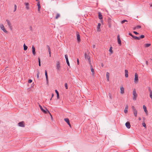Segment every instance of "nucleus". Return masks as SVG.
Listing matches in <instances>:
<instances>
[{
    "mask_svg": "<svg viewBox=\"0 0 152 152\" xmlns=\"http://www.w3.org/2000/svg\"><path fill=\"white\" fill-rule=\"evenodd\" d=\"M137 95L136 93V91L135 89H134L133 91V99L134 100H136L137 97Z\"/></svg>",
    "mask_w": 152,
    "mask_h": 152,
    "instance_id": "obj_1",
    "label": "nucleus"
},
{
    "mask_svg": "<svg viewBox=\"0 0 152 152\" xmlns=\"http://www.w3.org/2000/svg\"><path fill=\"white\" fill-rule=\"evenodd\" d=\"M39 106L40 108V109H41V110L42 111L43 113H50V115H51V117H52L49 111V110L47 109H46V110H45L42 107V106L40 104L39 105Z\"/></svg>",
    "mask_w": 152,
    "mask_h": 152,
    "instance_id": "obj_2",
    "label": "nucleus"
},
{
    "mask_svg": "<svg viewBox=\"0 0 152 152\" xmlns=\"http://www.w3.org/2000/svg\"><path fill=\"white\" fill-rule=\"evenodd\" d=\"M107 24L108 25L109 27L111 28V23L112 22V20L110 18H108V19H107Z\"/></svg>",
    "mask_w": 152,
    "mask_h": 152,
    "instance_id": "obj_3",
    "label": "nucleus"
},
{
    "mask_svg": "<svg viewBox=\"0 0 152 152\" xmlns=\"http://www.w3.org/2000/svg\"><path fill=\"white\" fill-rule=\"evenodd\" d=\"M84 56L86 59H88L89 63L90 64L91 62V59L90 56L88 55L86 53H85L84 54Z\"/></svg>",
    "mask_w": 152,
    "mask_h": 152,
    "instance_id": "obj_4",
    "label": "nucleus"
},
{
    "mask_svg": "<svg viewBox=\"0 0 152 152\" xmlns=\"http://www.w3.org/2000/svg\"><path fill=\"white\" fill-rule=\"evenodd\" d=\"M132 108L133 109L134 115L135 117H137V111L136 109L135 108V107L134 106H132Z\"/></svg>",
    "mask_w": 152,
    "mask_h": 152,
    "instance_id": "obj_5",
    "label": "nucleus"
},
{
    "mask_svg": "<svg viewBox=\"0 0 152 152\" xmlns=\"http://www.w3.org/2000/svg\"><path fill=\"white\" fill-rule=\"evenodd\" d=\"M18 126H19L24 127H25L24 122L22 121L19 122L18 124Z\"/></svg>",
    "mask_w": 152,
    "mask_h": 152,
    "instance_id": "obj_6",
    "label": "nucleus"
},
{
    "mask_svg": "<svg viewBox=\"0 0 152 152\" xmlns=\"http://www.w3.org/2000/svg\"><path fill=\"white\" fill-rule=\"evenodd\" d=\"M77 38V42L79 43L80 41V34L78 32H76Z\"/></svg>",
    "mask_w": 152,
    "mask_h": 152,
    "instance_id": "obj_7",
    "label": "nucleus"
},
{
    "mask_svg": "<svg viewBox=\"0 0 152 152\" xmlns=\"http://www.w3.org/2000/svg\"><path fill=\"white\" fill-rule=\"evenodd\" d=\"M138 81V76L137 74L136 73L134 75V82L135 83L137 82Z\"/></svg>",
    "mask_w": 152,
    "mask_h": 152,
    "instance_id": "obj_8",
    "label": "nucleus"
},
{
    "mask_svg": "<svg viewBox=\"0 0 152 152\" xmlns=\"http://www.w3.org/2000/svg\"><path fill=\"white\" fill-rule=\"evenodd\" d=\"M0 27L1 29L5 33H7V31L6 30L3 24H1L0 25Z\"/></svg>",
    "mask_w": 152,
    "mask_h": 152,
    "instance_id": "obj_9",
    "label": "nucleus"
},
{
    "mask_svg": "<svg viewBox=\"0 0 152 152\" xmlns=\"http://www.w3.org/2000/svg\"><path fill=\"white\" fill-rule=\"evenodd\" d=\"M8 25V26L12 30V26L11 25V23H10V21L8 20H6Z\"/></svg>",
    "mask_w": 152,
    "mask_h": 152,
    "instance_id": "obj_10",
    "label": "nucleus"
},
{
    "mask_svg": "<svg viewBox=\"0 0 152 152\" xmlns=\"http://www.w3.org/2000/svg\"><path fill=\"white\" fill-rule=\"evenodd\" d=\"M117 41L118 44L120 45H121V42L120 38V35H118L117 36Z\"/></svg>",
    "mask_w": 152,
    "mask_h": 152,
    "instance_id": "obj_11",
    "label": "nucleus"
},
{
    "mask_svg": "<svg viewBox=\"0 0 152 152\" xmlns=\"http://www.w3.org/2000/svg\"><path fill=\"white\" fill-rule=\"evenodd\" d=\"M36 1H38V2L37 3L38 10L39 12L41 8V5L39 3V0H36Z\"/></svg>",
    "mask_w": 152,
    "mask_h": 152,
    "instance_id": "obj_12",
    "label": "nucleus"
},
{
    "mask_svg": "<svg viewBox=\"0 0 152 152\" xmlns=\"http://www.w3.org/2000/svg\"><path fill=\"white\" fill-rule=\"evenodd\" d=\"M65 58L66 59V62L67 64V65L69 66H70V64L69 63V62L68 60V56L67 54H66L65 55Z\"/></svg>",
    "mask_w": 152,
    "mask_h": 152,
    "instance_id": "obj_13",
    "label": "nucleus"
},
{
    "mask_svg": "<svg viewBox=\"0 0 152 152\" xmlns=\"http://www.w3.org/2000/svg\"><path fill=\"white\" fill-rule=\"evenodd\" d=\"M120 93L122 94L124 93V89L122 86H120Z\"/></svg>",
    "mask_w": 152,
    "mask_h": 152,
    "instance_id": "obj_14",
    "label": "nucleus"
},
{
    "mask_svg": "<svg viewBox=\"0 0 152 152\" xmlns=\"http://www.w3.org/2000/svg\"><path fill=\"white\" fill-rule=\"evenodd\" d=\"M125 125L128 129H129L131 127L130 123L129 122H127L126 123Z\"/></svg>",
    "mask_w": 152,
    "mask_h": 152,
    "instance_id": "obj_15",
    "label": "nucleus"
},
{
    "mask_svg": "<svg viewBox=\"0 0 152 152\" xmlns=\"http://www.w3.org/2000/svg\"><path fill=\"white\" fill-rule=\"evenodd\" d=\"M101 24L100 23H98L97 26V31L99 32L101 31L100 29Z\"/></svg>",
    "mask_w": 152,
    "mask_h": 152,
    "instance_id": "obj_16",
    "label": "nucleus"
},
{
    "mask_svg": "<svg viewBox=\"0 0 152 152\" xmlns=\"http://www.w3.org/2000/svg\"><path fill=\"white\" fill-rule=\"evenodd\" d=\"M143 108L145 112V113L146 115H148V113L147 110L146 109V107L145 105H144L143 106Z\"/></svg>",
    "mask_w": 152,
    "mask_h": 152,
    "instance_id": "obj_17",
    "label": "nucleus"
},
{
    "mask_svg": "<svg viewBox=\"0 0 152 152\" xmlns=\"http://www.w3.org/2000/svg\"><path fill=\"white\" fill-rule=\"evenodd\" d=\"M32 53L34 55H35L36 54L35 49L34 46L33 45L32 47Z\"/></svg>",
    "mask_w": 152,
    "mask_h": 152,
    "instance_id": "obj_18",
    "label": "nucleus"
},
{
    "mask_svg": "<svg viewBox=\"0 0 152 152\" xmlns=\"http://www.w3.org/2000/svg\"><path fill=\"white\" fill-rule=\"evenodd\" d=\"M25 4L26 6V8L27 10H28L29 8V4L28 3H24Z\"/></svg>",
    "mask_w": 152,
    "mask_h": 152,
    "instance_id": "obj_19",
    "label": "nucleus"
},
{
    "mask_svg": "<svg viewBox=\"0 0 152 152\" xmlns=\"http://www.w3.org/2000/svg\"><path fill=\"white\" fill-rule=\"evenodd\" d=\"M98 18L100 19H102V15L101 13L100 12H99L98 13Z\"/></svg>",
    "mask_w": 152,
    "mask_h": 152,
    "instance_id": "obj_20",
    "label": "nucleus"
},
{
    "mask_svg": "<svg viewBox=\"0 0 152 152\" xmlns=\"http://www.w3.org/2000/svg\"><path fill=\"white\" fill-rule=\"evenodd\" d=\"M106 77L107 81H109L110 74L108 72L106 73Z\"/></svg>",
    "mask_w": 152,
    "mask_h": 152,
    "instance_id": "obj_21",
    "label": "nucleus"
},
{
    "mask_svg": "<svg viewBox=\"0 0 152 152\" xmlns=\"http://www.w3.org/2000/svg\"><path fill=\"white\" fill-rule=\"evenodd\" d=\"M47 47L48 49L49 54L50 55V56H51V51H50V46L48 45H47Z\"/></svg>",
    "mask_w": 152,
    "mask_h": 152,
    "instance_id": "obj_22",
    "label": "nucleus"
},
{
    "mask_svg": "<svg viewBox=\"0 0 152 152\" xmlns=\"http://www.w3.org/2000/svg\"><path fill=\"white\" fill-rule=\"evenodd\" d=\"M125 76L126 77H128V71L127 70L125 69Z\"/></svg>",
    "mask_w": 152,
    "mask_h": 152,
    "instance_id": "obj_23",
    "label": "nucleus"
},
{
    "mask_svg": "<svg viewBox=\"0 0 152 152\" xmlns=\"http://www.w3.org/2000/svg\"><path fill=\"white\" fill-rule=\"evenodd\" d=\"M91 67V72H92V75L93 76H94V69L92 68V67Z\"/></svg>",
    "mask_w": 152,
    "mask_h": 152,
    "instance_id": "obj_24",
    "label": "nucleus"
},
{
    "mask_svg": "<svg viewBox=\"0 0 152 152\" xmlns=\"http://www.w3.org/2000/svg\"><path fill=\"white\" fill-rule=\"evenodd\" d=\"M128 106L127 105H126L125 107V109L124 111V112L125 113H127V112L128 111Z\"/></svg>",
    "mask_w": 152,
    "mask_h": 152,
    "instance_id": "obj_25",
    "label": "nucleus"
},
{
    "mask_svg": "<svg viewBox=\"0 0 152 152\" xmlns=\"http://www.w3.org/2000/svg\"><path fill=\"white\" fill-rule=\"evenodd\" d=\"M151 45V44L149 43H146L144 45V46L145 48H148Z\"/></svg>",
    "mask_w": 152,
    "mask_h": 152,
    "instance_id": "obj_26",
    "label": "nucleus"
},
{
    "mask_svg": "<svg viewBox=\"0 0 152 152\" xmlns=\"http://www.w3.org/2000/svg\"><path fill=\"white\" fill-rule=\"evenodd\" d=\"M64 121L67 123V124H69L70 122H69V119L68 118H65L64 119Z\"/></svg>",
    "mask_w": 152,
    "mask_h": 152,
    "instance_id": "obj_27",
    "label": "nucleus"
},
{
    "mask_svg": "<svg viewBox=\"0 0 152 152\" xmlns=\"http://www.w3.org/2000/svg\"><path fill=\"white\" fill-rule=\"evenodd\" d=\"M55 91L56 94L57 96V99H58L59 98V94L58 91L56 90H55Z\"/></svg>",
    "mask_w": 152,
    "mask_h": 152,
    "instance_id": "obj_28",
    "label": "nucleus"
},
{
    "mask_svg": "<svg viewBox=\"0 0 152 152\" xmlns=\"http://www.w3.org/2000/svg\"><path fill=\"white\" fill-rule=\"evenodd\" d=\"M23 48L24 50H26L28 48V47L25 45V44L23 45Z\"/></svg>",
    "mask_w": 152,
    "mask_h": 152,
    "instance_id": "obj_29",
    "label": "nucleus"
},
{
    "mask_svg": "<svg viewBox=\"0 0 152 152\" xmlns=\"http://www.w3.org/2000/svg\"><path fill=\"white\" fill-rule=\"evenodd\" d=\"M60 14L59 13H57L56 15V17L55 18L56 19H57L58 18L60 17Z\"/></svg>",
    "mask_w": 152,
    "mask_h": 152,
    "instance_id": "obj_30",
    "label": "nucleus"
},
{
    "mask_svg": "<svg viewBox=\"0 0 152 152\" xmlns=\"http://www.w3.org/2000/svg\"><path fill=\"white\" fill-rule=\"evenodd\" d=\"M132 38H134V39H137L138 40H140V38H139V37H137V36H134H134H133Z\"/></svg>",
    "mask_w": 152,
    "mask_h": 152,
    "instance_id": "obj_31",
    "label": "nucleus"
},
{
    "mask_svg": "<svg viewBox=\"0 0 152 152\" xmlns=\"http://www.w3.org/2000/svg\"><path fill=\"white\" fill-rule=\"evenodd\" d=\"M112 46H111L109 50V52L111 53H113V51L112 50Z\"/></svg>",
    "mask_w": 152,
    "mask_h": 152,
    "instance_id": "obj_32",
    "label": "nucleus"
},
{
    "mask_svg": "<svg viewBox=\"0 0 152 152\" xmlns=\"http://www.w3.org/2000/svg\"><path fill=\"white\" fill-rule=\"evenodd\" d=\"M37 78H39V72L38 70H37Z\"/></svg>",
    "mask_w": 152,
    "mask_h": 152,
    "instance_id": "obj_33",
    "label": "nucleus"
},
{
    "mask_svg": "<svg viewBox=\"0 0 152 152\" xmlns=\"http://www.w3.org/2000/svg\"><path fill=\"white\" fill-rule=\"evenodd\" d=\"M56 66H60V63L59 61H57L56 63Z\"/></svg>",
    "mask_w": 152,
    "mask_h": 152,
    "instance_id": "obj_34",
    "label": "nucleus"
},
{
    "mask_svg": "<svg viewBox=\"0 0 152 152\" xmlns=\"http://www.w3.org/2000/svg\"><path fill=\"white\" fill-rule=\"evenodd\" d=\"M145 37V36L143 35H141L140 37H139V38H140V39H143Z\"/></svg>",
    "mask_w": 152,
    "mask_h": 152,
    "instance_id": "obj_35",
    "label": "nucleus"
},
{
    "mask_svg": "<svg viewBox=\"0 0 152 152\" xmlns=\"http://www.w3.org/2000/svg\"><path fill=\"white\" fill-rule=\"evenodd\" d=\"M38 62H39V66H41V62H40V59L39 58H38Z\"/></svg>",
    "mask_w": 152,
    "mask_h": 152,
    "instance_id": "obj_36",
    "label": "nucleus"
},
{
    "mask_svg": "<svg viewBox=\"0 0 152 152\" xmlns=\"http://www.w3.org/2000/svg\"><path fill=\"white\" fill-rule=\"evenodd\" d=\"M141 28V26L140 25H137V26H136V28H137V29L140 28Z\"/></svg>",
    "mask_w": 152,
    "mask_h": 152,
    "instance_id": "obj_37",
    "label": "nucleus"
},
{
    "mask_svg": "<svg viewBox=\"0 0 152 152\" xmlns=\"http://www.w3.org/2000/svg\"><path fill=\"white\" fill-rule=\"evenodd\" d=\"M142 125L143 127H146V124H145V122H143L142 123Z\"/></svg>",
    "mask_w": 152,
    "mask_h": 152,
    "instance_id": "obj_38",
    "label": "nucleus"
},
{
    "mask_svg": "<svg viewBox=\"0 0 152 152\" xmlns=\"http://www.w3.org/2000/svg\"><path fill=\"white\" fill-rule=\"evenodd\" d=\"M126 22H127V21L126 20H123L122 21L121 23L122 24H123V23H124Z\"/></svg>",
    "mask_w": 152,
    "mask_h": 152,
    "instance_id": "obj_39",
    "label": "nucleus"
},
{
    "mask_svg": "<svg viewBox=\"0 0 152 152\" xmlns=\"http://www.w3.org/2000/svg\"><path fill=\"white\" fill-rule=\"evenodd\" d=\"M16 9H17V6L15 4L14 5V12H15L16 10Z\"/></svg>",
    "mask_w": 152,
    "mask_h": 152,
    "instance_id": "obj_40",
    "label": "nucleus"
},
{
    "mask_svg": "<svg viewBox=\"0 0 152 152\" xmlns=\"http://www.w3.org/2000/svg\"><path fill=\"white\" fill-rule=\"evenodd\" d=\"M148 91L149 92V93H150V92H151V93L152 92V91L150 88L149 87H148Z\"/></svg>",
    "mask_w": 152,
    "mask_h": 152,
    "instance_id": "obj_41",
    "label": "nucleus"
},
{
    "mask_svg": "<svg viewBox=\"0 0 152 152\" xmlns=\"http://www.w3.org/2000/svg\"><path fill=\"white\" fill-rule=\"evenodd\" d=\"M64 85H65V87L66 88V89H68L67 84L66 83Z\"/></svg>",
    "mask_w": 152,
    "mask_h": 152,
    "instance_id": "obj_42",
    "label": "nucleus"
},
{
    "mask_svg": "<svg viewBox=\"0 0 152 152\" xmlns=\"http://www.w3.org/2000/svg\"><path fill=\"white\" fill-rule=\"evenodd\" d=\"M149 95H150V97L152 99V93L150 92V93H149Z\"/></svg>",
    "mask_w": 152,
    "mask_h": 152,
    "instance_id": "obj_43",
    "label": "nucleus"
},
{
    "mask_svg": "<svg viewBox=\"0 0 152 152\" xmlns=\"http://www.w3.org/2000/svg\"><path fill=\"white\" fill-rule=\"evenodd\" d=\"M133 33L136 35H138L139 34V33L136 31H134Z\"/></svg>",
    "mask_w": 152,
    "mask_h": 152,
    "instance_id": "obj_44",
    "label": "nucleus"
},
{
    "mask_svg": "<svg viewBox=\"0 0 152 152\" xmlns=\"http://www.w3.org/2000/svg\"><path fill=\"white\" fill-rule=\"evenodd\" d=\"M32 80L31 79H29L28 80V83H31L32 82Z\"/></svg>",
    "mask_w": 152,
    "mask_h": 152,
    "instance_id": "obj_45",
    "label": "nucleus"
},
{
    "mask_svg": "<svg viewBox=\"0 0 152 152\" xmlns=\"http://www.w3.org/2000/svg\"><path fill=\"white\" fill-rule=\"evenodd\" d=\"M108 95H109V96L110 98V99H112V97H111V94L110 93Z\"/></svg>",
    "mask_w": 152,
    "mask_h": 152,
    "instance_id": "obj_46",
    "label": "nucleus"
},
{
    "mask_svg": "<svg viewBox=\"0 0 152 152\" xmlns=\"http://www.w3.org/2000/svg\"><path fill=\"white\" fill-rule=\"evenodd\" d=\"M45 77H46V79L47 80V83H48V75H45Z\"/></svg>",
    "mask_w": 152,
    "mask_h": 152,
    "instance_id": "obj_47",
    "label": "nucleus"
},
{
    "mask_svg": "<svg viewBox=\"0 0 152 152\" xmlns=\"http://www.w3.org/2000/svg\"><path fill=\"white\" fill-rule=\"evenodd\" d=\"M129 35L131 36L132 37H133V36H134L131 33H129Z\"/></svg>",
    "mask_w": 152,
    "mask_h": 152,
    "instance_id": "obj_48",
    "label": "nucleus"
},
{
    "mask_svg": "<svg viewBox=\"0 0 152 152\" xmlns=\"http://www.w3.org/2000/svg\"><path fill=\"white\" fill-rule=\"evenodd\" d=\"M77 64L79 65V59L78 58H77Z\"/></svg>",
    "mask_w": 152,
    "mask_h": 152,
    "instance_id": "obj_49",
    "label": "nucleus"
},
{
    "mask_svg": "<svg viewBox=\"0 0 152 152\" xmlns=\"http://www.w3.org/2000/svg\"><path fill=\"white\" fill-rule=\"evenodd\" d=\"M29 28L31 31H32V27L31 26H30Z\"/></svg>",
    "mask_w": 152,
    "mask_h": 152,
    "instance_id": "obj_50",
    "label": "nucleus"
},
{
    "mask_svg": "<svg viewBox=\"0 0 152 152\" xmlns=\"http://www.w3.org/2000/svg\"><path fill=\"white\" fill-rule=\"evenodd\" d=\"M60 69V67H57V70H59Z\"/></svg>",
    "mask_w": 152,
    "mask_h": 152,
    "instance_id": "obj_51",
    "label": "nucleus"
},
{
    "mask_svg": "<svg viewBox=\"0 0 152 152\" xmlns=\"http://www.w3.org/2000/svg\"><path fill=\"white\" fill-rule=\"evenodd\" d=\"M95 45H92V47L93 48H95Z\"/></svg>",
    "mask_w": 152,
    "mask_h": 152,
    "instance_id": "obj_52",
    "label": "nucleus"
},
{
    "mask_svg": "<svg viewBox=\"0 0 152 152\" xmlns=\"http://www.w3.org/2000/svg\"><path fill=\"white\" fill-rule=\"evenodd\" d=\"M48 75V74L47 73L46 70L45 72V75Z\"/></svg>",
    "mask_w": 152,
    "mask_h": 152,
    "instance_id": "obj_53",
    "label": "nucleus"
},
{
    "mask_svg": "<svg viewBox=\"0 0 152 152\" xmlns=\"http://www.w3.org/2000/svg\"><path fill=\"white\" fill-rule=\"evenodd\" d=\"M142 119L143 121H144L145 120V118L144 117H143Z\"/></svg>",
    "mask_w": 152,
    "mask_h": 152,
    "instance_id": "obj_54",
    "label": "nucleus"
},
{
    "mask_svg": "<svg viewBox=\"0 0 152 152\" xmlns=\"http://www.w3.org/2000/svg\"><path fill=\"white\" fill-rule=\"evenodd\" d=\"M137 29V28H136V26L134 27V28H133V30H136V29Z\"/></svg>",
    "mask_w": 152,
    "mask_h": 152,
    "instance_id": "obj_55",
    "label": "nucleus"
},
{
    "mask_svg": "<svg viewBox=\"0 0 152 152\" xmlns=\"http://www.w3.org/2000/svg\"><path fill=\"white\" fill-rule=\"evenodd\" d=\"M138 119H139V121H140V120H141V118L140 117H139V118H138Z\"/></svg>",
    "mask_w": 152,
    "mask_h": 152,
    "instance_id": "obj_56",
    "label": "nucleus"
},
{
    "mask_svg": "<svg viewBox=\"0 0 152 152\" xmlns=\"http://www.w3.org/2000/svg\"><path fill=\"white\" fill-rule=\"evenodd\" d=\"M53 96H54L53 94H52V97H51L52 98L53 97Z\"/></svg>",
    "mask_w": 152,
    "mask_h": 152,
    "instance_id": "obj_57",
    "label": "nucleus"
},
{
    "mask_svg": "<svg viewBox=\"0 0 152 152\" xmlns=\"http://www.w3.org/2000/svg\"><path fill=\"white\" fill-rule=\"evenodd\" d=\"M146 64H147V65H148V62L147 61H146Z\"/></svg>",
    "mask_w": 152,
    "mask_h": 152,
    "instance_id": "obj_58",
    "label": "nucleus"
},
{
    "mask_svg": "<svg viewBox=\"0 0 152 152\" xmlns=\"http://www.w3.org/2000/svg\"><path fill=\"white\" fill-rule=\"evenodd\" d=\"M68 125L70 127H71V124H70V123H69V124H68Z\"/></svg>",
    "mask_w": 152,
    "mask_h": 152,
    "instance_id": "obj_59",
    "label": "nucleus"
},
{
    "mask_svg": "<svg viewBox=\"0 0 152 152\" xmlns=\"http://www.w3.org/2000/svg\"><path fill=\"white\" fill-rule=\"evenodd\" d=\"M103 66V64L102 63V66Z\"/></svg>",
    "mask_w": 152,
    "mask_h": 152,
    "instance_id": "obj_60",
    "label": "nucleus"
},
{
    "mask_svg": "<svg viewBox=\"0 0 152 152\" xmlns=\"http://www.w3.org/2000/svg\"><path fill=\"white\" fill-rule=\"evenodd\" d=\"M7 67H6V68H5V70H6V68H7Z\"/></svg>",
    "mask_w": 152,
    "mask_h": 152,
    "instance_id": "obj_61",
    "label": "nucleus"
},
{
    "mask_svg": "<svg viewBox=\"0 0 152 152\" xmlns=\"http://www.w3.org/2000/svg\"><path fill=\"white\" fill-rule=\"evenodd\" d=\"M150 6L151 7H152V4Z\"/></svg>",
    "mask_w": 152,
    "mask_h": 152,
    "instance_id": "obj_62",
    "label": "nucleus"
},
{
    "mask_svg": "<svg viewBox=\"0 0 152 152\" xmlns=\"http://www.w3.org/2000/svg\"><path fill=\"white\" fill-rule=\"evenodd\" d=\"M52 98L51 97V98L50 99V100H51L52 99Z\"/></svg>",
    "mask_w": 152,
    "mask_h": 152,
    "instance_id": "obj_63",
    "label": "nucleus"
}]
</instances>
